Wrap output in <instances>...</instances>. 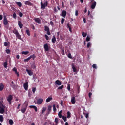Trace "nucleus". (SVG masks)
<instances>
[{
  "instance_id": "dca6fc26",
  "label": "nucleus",
  "mask_w": 125,
  "mask_h": 125,
  "mask_svg": "<svg viewBox=\"0 0 125 125\" xmlns=\"http://www.w3.org/2000/svg\"><path fill=\"white\" fill-rule=\"evenodd\" d=\"M29 107L32 109H34L35 112H38V108L37 107V106H35V105H31L29 106Z\"/></svg>"
},
{
  "instance_id": "13d9d810",
  "label": "nucleus",
  "mask_w": 125,
  "mask_h": 125,
  "mask_svg": "<svg viewBox=\"0 0 125 125\" xmlns=\"http://www.w3.org/2000/svg\"><path fill=\"white\" fill-rule=\"evenodd\" d=\"M13 71L14 72H15V73L17 72V69H16V67H14L13 69Z\"/></svg>"
},
{
  "instance_id": "412c9836",
  "label": "nucleus",
  "mask_w": 125,
  "mask_h": 125,
  "mask_svg": "<svg viewBox=\"0 0 125 125\" xmlns=\"http://www.w3.org/2000/svg\"><path fill=\"white\" fill-rule=\"evenodd\" d=\"M55 83L56 84H57V85H61L62 84L61 82L59 80H56L55 81Z\"/></svg>"
},
{
  "instance_id": "473e14b6",
  "label": "nucleus",
  "mask_w": 125,
  "mask_h": 125,
  "mask_svg": "<svg viewBox=\"0 0 125 125\" xmlns=\"http://www.w3.org/2000/svg\"><path fill=\"white\" fill-rule=\"evenodd\" d=\"M3 66L5 68H7V61H6L5 62H4Z\"/></svg>"
},
{
  "instance_id": "c85d7f7f",
  "label": "nucleus",
  "mask_w": 125,
  "mask_h": 125,
  "mask_svg": "<svg viewBox=\"0 0 125 125\" xmlns=\"http://www.w3.org/2000/svg\"><path fill=\"white\" fill-rule=\"evenodd\" d=\"M82 34L83 37V38H85V37H86V35H87L86 33H85L84 32H82Z\"/></svg>"
},
{
  "instance_id": "4c0bfd02",
  "label": "nucleus",
  "mask_w": 125,
  "mask_h": 125,
  "mask_svg": "<svg viewBox=\"0 0 125 125\" xmlns=\"http://www.w3.org/2000/svg\"><path fill=\"white\" fill-rule=\"evenodd\" d=\"M53 111L54 112H56L57 109H56V107H55V104L53 105Z\"/></svg>"
},
{
  "instance_id": "4468645a",
  "label": "nucleus",
  "mask_w": 125,
  "mask_h": 125,
  "mask_svg": "<svg viewBox=\"0 0 125 125\" xmlns=\"http://www.w3.org/2000/svg\"><path fill=\"white\" fill-rule=\"evenodd\" d=\"M71 67L72 69L73 70V72L74 73H77V69L76 68V65H75L74 64H72L71 65Z\"/></svg>"
},
{
  "instance_id": "8fccbe9b",
  "label": "nucleus",
  "mask_w": 125,
  "mask_h": 125,
  "mask_svg": "<svg viewBox=\"0 0 125 125\" xmlns=\"http://www.w3.org/2000/svg\"><path fill=\"white\" fill-rule=\"evenodd\" d=\"M67 89L70 91L71 90V87H70V84H67Z\"/></svg>"
},
{
  "instance_id": "f704fd0d",
  "label": "nucleus",
  "mask_w": 125,
  "mask_h": 125,
  "mask_svg": "<svg viewBox=\"0 0 125 125\" xmlns=\"http://www.w3.org/2000/svg\"><path fill=\"white\" fill-rule=\"evenodd\" d=\"M9 124H10L11 125H13V120H12V119L9 120Z\"/></svg>"
},
{
  "instance_id": "c756f323",
  "label": "nucleus",
  "mask_w": 125,
  "mask_h": 125,
  "mask_svg": "<svg viewBox=\"0 0 125 125\" xmlns=\"http://www.w3.org/2000/svg\"><path fill=\"white\" fill-rule=\"evenodd\" d=\"M67 27L69 28L70 32H72V28H71V24L69 23L67 24Z\"/></svg>"
},
{
  "instance_id": "c03bdc74",
  "label": "nucleus",
  "mask_w": 125,
  "mask_h": 125,
  "mask_svg": "<svg viewBox=\"0 0 125 125\" xmlns=\"http://www.w3.org/2000/svg\"><path fill=\"white\" fill-rule=\"evenodd\" d=\"M78 15H79V11H78V10H76L75 11V16H78Z\"/></svg>"
},
{
  "instance_id": "39448f33",
  "label": "nucleus",
  "mask_w": 125,
  "mask_h": 125,
  "mask_svg": "<svg viewBox=\"0 0 125 125\" xmlns=\"http://www.w3.org/2000/svg\"><path fill=\"white\" fill-rule=\"evenodd\" d=\"M42 102H43V99L40 98L38 99L37 104L38 105H41V104H42Z\"/></svg>"
},
{
  "instance_id": "79ce46f5",
  "label": "nucleus",
  "mask_w": 125,
  "mask_h": 125,
  "mask_svg": "<svg viewBox=\"0 0 125 125\" xmlns=\"http://www.w3.org/2000/svg\"><path fill=\"white\" fill-rule=\"evenodd\" d=\"M90 40V37H89V36H87L86 38V41L87 42H89Z\"/></svg>"
},
{
  "instance_id": "c9c22d12",
  "label": "nucleus",
  "mask_w": 125,
  "mask_h": 125,
  "mask_svg": "<svg viewBox=\"0 0 125 125\" xmlns=\"http://www.w3.org/2000/svg\"><path fill=\"white\" fill-rule=\"evenodd\" d=\"M13 18H14V19H16L17 16L16 15V13H15V12H14V13L13 14Z\"/></svg>"
},
{
  "instance_id": "774afa93",
  "label": "nucleus",
  "mask_w": 125,
  "mask_h": 125,
  "mask_svg": "<svg viewBox=\"0 0 125 125\" xmlns=\"http://www.w3.org/2000/svg\"><path fill=\"white\" fill-rule=\"evenodd\" d=\"M85 117H86V119H88V114L87 113V114L85 115Z\"/></svg>"
},
{
  "instance_id": "b1692460",
  "label": "nucleus",
  "mask_w": 125,
  "mask_h": 125,
  "mask_svg": "<svg viewBox=\"0 0 125 125\" xmlns=\"http://www.w3.org/2000/svg\"><path fill=\"white\" fill-rule=\"evenodd\" d=\"M26 110H27V106L21 109V112H22L23 113V114H24V113H25V112H26Z\"/></svg>"
},
{
  "instance_id": "aec40b11",
  "label": "nucleus",
  "mask_w": 125,
  "mask_h": 125,
  "mask_svg": "<svg viewBox=\"0 0 125 125\" xmlns=\"http://www.w3.org/2000/svg\"><path fill=\"white\" fill-rule=\"evenodd\" d=\"M15 3L16 5H17L19 7H21L22 6V5H23L22 4V3H21L20 2H15Z\"/></svg>"
},
{
  "instance_id": "4d7b16f0",
  "label": "nucleus",
  "mask_w": 125,
  "mask_h": 125,
  "mask_svg": "<svg viewBox=\"0 0 125 125\" xmlns=\"http://www.w3.org/2000/svg\"><path fill=\"white\" fill-rule=\"evenodd\" d=\"M4 46H8V43L7 42H5L4 43Z\"/></svg>"
},
{
  "instance_id": "37998d69",
  "label": "nucleus",
  "mask_w": 125,
  "mask_h": 125,
  "mask_svg": "<svg viewBox=\"0 0 125 125\" xmlns=\"http://www.w3.org/2000/svg\"><path fill=\"white\" fill-rule=\"evenodd\" d=\"M6 52L7 54H9L10 53V50L6 49Z\"/></svg>"
},
{
  "instance_id": "864d4df0",
  "label": "nucleus",
  "mask_w": 125,
  "mask_h": 125,
  "mask_svg": "<svg viewBox=\"0 0 125 125\" xmlns=\"http://www.w3.org/2000/svg\"><path fill=\"white\" fill-rule=\"evenodd\" d=\"M92 67L94 68V69H97V66H96V64H93L92 65Z\"/></svg>"
},
{
  "instance_id": "6e6d98bb",
  "label": "nucleus",
  "mask_w": 125,
  "mask_h": 125,
  "mask_svg": "<svg viewBox=\"0 0 125 125\" xmlns=\"http://www.w3.org/2000/svg\"><path fill=\"white\" fill-rule=\"evenodd\" d=\"M37 79H38V77H37L35 76H33V80L34 82H36V80H37Z\"/></svg>"
},
{
  "instance_id": "9d476101",
  "label": "nucleus",
  "mask_w": 125,
  "mask_h": 125,
  "mask_svg": "<svg viewBox=\"0 0 125 125\" xmlns=\"http://www.w3.org/2000/svg\"><path fill=\"white\" fill-rule=\"evenodd\" d=\"M34 20H35V21L37 23V24H41V20L40 18H36Z\"/></svg>"
},
{
  "instance_id": "2f4dec72",
  "label": "nucleus",
  "mask_w": 125,
  "mask_h": 125,
  "mask_svg": "<svg viewBox=\"0 0 125 125\" xmlns=\"http://www.w3.org/2000/svg\"><path fill=\"white\" fill-rule=\"evenodd\" d=\"M62 119L63 120L64 122H67V117L66 116H62Z\"/></svg>"
},
{
  "instance_id": "a19ab883",
  "label": "nucleus",
  "mask_w": 125,
  "mask_h": 125,
  "mask_svg": "<svg viewBox=\"0 0 125 125\" xmlns=\"http://www.w3.org/2000/svg\"><path fill=\"white\" fill-rule=\"evenodd\" d=\"M14 34H15L16 35H17V34H18V31L15 30L13 31Z\"/></svg>"
},
{
  "instance_id": "393cba45",
  "label": "nucleus",
  "mask_w": 125,
  "mask_h": 125,
  "mask_svg": "<svg viewBox=\"0 0 125 125\" xmlns=\"http://www.w3.org/2000/svg\"><path fill=\"white\" fill-rule=\"evenodd\" d=\"M55 125H58V123H59L58 118H56L55 119Z\"/></svg>"
},
{
  "instance_id": "a211bd4d",
  "label": "nucleus",
  "mask_w": 125,
  "mask_h": 125,
  "mask_svg": "<svg viewBox=\"0 0 125 125\" xmlns=\"http://www.w3.org/2000/svg\"><path fill=\"white\" fill-rule=\"evenodd\" d=\"M52 99V97H49L48 98L46 99V102L47 103H48V102H50V101H51Z\"/></svg>"
},
{
  "instance_id": "bf43d9fd",
  "label": "nucleus",
  "mask_w": 125,
  "mask_h": 125,
  "mask_svg": "<svg viewBox=\"0 0 125 125\" xmlns=\"http://www.w3.org/2000/svg\"><path fill=\"white\" fill-rule=\"evenodd\" d=\"M35 91H36V88H35V87L32 88V92L33 93H35Z\"/></svg>"
},
{
  "instance_id": "20e7f679",
  "label": "nucleus",
  "mask_w": 125,
  "mask_h": 125,
  "mask_svg": "<svg viewBox=\"0 0 125 125\" xmlns=\"http://www.w3.org/2000/svg\"><path fill=\"white\" fill-rule=\"evenodd\" d=\"M44 31H45V32H47V34L48 35V36H50V31H49V27H48V26H44Z\"/></svg>"
},
{
  "instance_id": "9b49d317",
  "label": "nucleus",
  "mask_w": 125,
  "mask_h": 125,
  "mask_svg": "<svg viewBox=\"0 0 125 125\" xmlns=\"http://www.w3.org/2000/svg\"><path fill=\"white\" fill-rule=\"evenodd\" d=\"M71 102L72 104H75L76 103V98L75 97H71Z\"/></svg>"
},
{
  "instance_id": "a878e982",
  "label": "nucleus",
  "mask_w": 125,
  "mask_h": 125,
  "mask_svg": "<svg viewBox=\"0 0 125 125\" xmlns=\"http://www.w3.org/2000/svg\"><path fill=\"white\" fill-rule=\"evenodd\" d=\"M58 116H59V118H60L61 119V118H62V111H60V112H59Z\"/></svg>"
},
{
  "instance_id": "72a5a7b5",
  "label": "nucleus",
  "mask_w": 125,
  "mask_h": 125,
  "mask_svg": "<svg viewBox=\"0 0 125 125\" xmlns=\"http://www.w3.org/2000/svg\"><path fill=\"white\" fill-rule=\"evenodd\" d=\"M45 111H46V108L45 107H43L42 113V114H44V112H45Z\"/></svg>"
},
{
  "instance_id": "ea45409f",
  "label": "nucleus",
  "mask_w": 125,
  "mask_h": 125,
  "mask_svg": "<svg viewBox=\"0 0 125 125\" xmlns=\"http://www.w3.org/2000/svg\"><path fill=\"white\" fill-rule=\"evenodd\" d=\"M65 19H64V18H62L61 21V23L62 25H63V24H64V21Z\"/></svg>"
},
{
  "instance_id": "0eeeda50",
  "label": "nucleus",
  "mask_w": 125,
  "mask_h": 125,
  "mask_svg": "<svg viewBox=\"0 0 125 125\" xmlns=\"http://www.w3.org/2000/svg\"><path fill=\"white\" fill-rule=\"evenodd\" d=\"M92 4L91 5V8L92 9H94L95 8V6H96V2L94 0L93 2H91Z\"/></svg>"
},
{
  "instance_id": "f3484780",
  "label": "nucleus",
  "mask_w": 125,
  "mask_h": 125,
  "mask_svg": "<svg viewBox=\"0 0 125 125\" xmlns=\"http://www.w3.org/2000/svg\"><path fill=\"white\" fill-rule=\"evenodd\" d=\"M18 24L20 29H22L23 28V24H22V22H21V21H18Z\"/></svg>"
},
{
  "instance_id": "f03ea898",
  "label": "nucleus",
  "mask_w": 125,
  "mask_h": 125,
  "mask_svg": "<svg viewBox=\"0 0 125 125\" xmlns=\"http://www.w3.org/2000/svg\"><path fill=\"white\" fill-rule=\"evenodd\" d=\"M40 4L41 9H45L46 6L48 5V2L47 1H45L43 3H42V1H41Z\"/></svg>"
},
{
  "instance_id": "7ed1b4c3",
  "label": "nucleus",
  "mask_w": 125,
  "mask_h": 125,
  "mask_svg": "<svg viewBox=\"0 0 125 125\" xmlns=\"http://www.w3.org/2000/svg\"><path fill=\"white\" fill-rule=\"evenodd\" d=\"M3 24L5 26H7L8 24V20L6 18V16L4 15V19H3Z\"/></svg>"
},
{
  "instance_id": "052dcab7",
  "label": "nucleus",
  "mask_w": 125,
  "mask_h": 125,
  "mask_svg": "<svg viewBox=\"0 0 125 125\" xmlns=\"http://www.w3.org/2000/svg\"><path fill=\"white\" fill-rule=\"evenodd\" d=\"M32 69H36V65H35V64H33L32 65Z\"/></svg>"
},
{
  "instance_id": "4be33fe9",
  "label": "nucleus",
  "mask_w": 125,
  "mask_h": 125,
  "mask_svg": "<svg viewBox=\"0 0 125 125\" xmlns=\"http://www.w3.org/2000/svg\"><path fill=\"white\" fill-rule=\"evenodd\" d=\"M55 42H56V38H55V36L54 35L52 38V42L53 43H55Z\"/></svg>"
},
{
  "instance_id": "e433bc0d",
  "label": "nucleus",
  "mask_w": 125,
  "mask_h": 125,
  "mask_svg": "<svg viewBox=\"0 0 125 125\" xmlns=\"http://www.w3.org/2000/svg\"><path fill=\"white\" fill-rule=\"evenodd\" d=\"M26 33L27 34V35H28V36H30L31 34H30V30H29V29L26 30Z\"/></svg>"
},
{
  "instance_id": "bb28decb",
  "label": "nucleus",
  "mask_w": 125,
  "mask_h": 125,
  "mask_svg": "<svg viewBox=\"0 0 125 125\" xmlns=\"http://www.w3.org/2000/svg\"><path fill=\"white\" fill-rule=\"evenodd\" d=\"M3 115H0V122H1V123H2V122H3Z\"/></svg>"
},
{
  "instance_id": "2eb2a0df",
  "label": "nucleus",
  "mask_w": 125,
  "mask_h": 125,
  "mask_svg": "<svg viewBox=\"0 0 125 125\" xmlns=\"http://www.w3.org/2000/svg\"><path fill=\"white\" fill-rule=\"evenodd\" d=\"M44 48L45 51H48V50H49V48H48V45L47 44H45L44 45Z\"/></svg>"
},
{
  "instance_id": "09e8293b",
  "label": "nucleus",
  "mask_w": 125,
  "mask_h": 125,
  "mask_svg": "<svg viewBox=\"0 0 125 125\" xmlns=\"http://www.w3.org/2000/svg\"><path fill=\"white\" fill-rule=\"evenodd\" d=\"M29 60H30V58L28 57V58L24 59V62H28Z\"/></svg>"
},
{
  "instance_id": "338daca9",
  "label": "nucleus",
  "mask_w": 125,
  "mask_h": 125,
  "mask_svg": "<svg viewBox=\"0 0 125 125\" xmlns=\"http://www.w3.org/2000/svg\"><path fill=\"white\" fill-rule=\"evenodd\" d=\"M60 104L61 106H63V101H61Z\"/></svg>"
},
{
  "instance_id": "680f3d73",
  "label": "nucleus",
  "mask_w": 125,
  "mask_h": 125,
  "mask_svg": "<svg viewBox=\"0 0 125 125\" xmlns=\"http://www.w3.org/2000/svg\"><path fill=\"white\" fill-rule=\"evenodd\" d=\"M83 22H84V24H85V23H86V20H85V18H84L83 19Z\"/></svg>"
},
{
  "instance_id": "49530a36",
  "label": "nucleus",
  "mask_w": 125,
  "mask_h": 125,
  "mask_svg": "<svg viewBox=\"0 0 125 125\" xmlns=\"http://www.w3.org/2000/svg\"><path fill=\"white\" fill-rule=\"evenodd\" d=\"M19 15L20 17H22V16H23V13H22L21 12H20L19 13Z\"/></svg>"
},
{
  "instance_id": "423d86ee",
  "label": "nucleus",
  "mask_w": 125,
  "mask_h": 125,
  "mask_svg": "<svg viewBox=\"0 0 125 125\" xmlns=\"http://www.w3.org/2000/svg\"><path fill=\"white\" fill-rule=\"evenodd\" d=\"M13 99V97H12V96L11 95H10L7 97V100L9 102V104H11V100Z\"/></svg>"
},
{
  "instance_id": "0e129e2a",
  "label": "nucleus",
  "mask_w": 125,
  "mask_h": 125,
  "mask_svg": "<svg viewBox=\"0 0 125 125\" xmlns=\"http://www.w3.org/2000/svg\"><path fill=\"white\" fill-rule=\"evenodd\" d=\"M2 18H3L2 15H0V20H2Z\"/></svg>"
},
{
  "instance_id": "f257e3e1",
  "label": "nucleus",
  "mask_w": 125,
  "mask_h": 125,
  "mask_svg": "<svg viewBox=\"0 0 125 125\" xmlns=\"http://www.w3.org/2000/svg\"><path fill=\"white\" fill-rule=\"evenodd\" d=\"M5 110V106L3 104V97H0V114H3Z\"/></svg>"
},
{
  "instance_id": "69168bd1",
  "label": "nucleus",
  "mask_w": 125,
  "mask_h": 125,
  "mask_svg": "<svg viewBox=\"0 0 125 125\" xmlns=\"http://www.w3.org/2000/svg\"><path fill=\"white\" fill-rule=\"evenodd\" d=\"M62 54H65V51H64V50L62 49Z\"/></svg>"
},
{
  "instance_id": "603ef678",
  "label": "nucleus",
  "mask_w": 125,
  "mask_h": 125,
  "mask_svg": "<svg viewBox=\"0 0 125 125\" xmlns=\"http://www.w3.org/2000/svg\"><path fill=\"white\" fill-rule=\"evenodd\" d=\"M68 58H70V59H72V55H71L70 53H69L68 54Z\"/></svg>"
},
{
  "instance_id": "6e6552de",
  "label": "nucleus",
  "mask_w": 125,
  "mask_h": 125,
  "mask_svg": "<svg viewBox=\"0 0 125 125\" xmlns=\"http://www.w3.org/2000/svg\"><path fill=\"white\" fill-rule=\"evenodd\" d=\"M25 5H29V6H33V3H31L29 1H26L25 2Z\"/></svg>"
},
{
  "instance_id": "f8f14e48",
  "label": "nucleus",
  "mask_w": 125,
  "mask_h": 125,
  "mask_svg": "<svg viewBox=\"0 0 125 125\" xmlns=\"http://www.w3.org/2000/svg\"><path fill=\"white\" fill-rule=\"evenodd\" d=\"M61 15L64 17V18H65L66 17V15H67V12L65 10H63L62 11V13L61 14Z\"/></svg>"
},
{
  "instance_id": "3c124183",
  "label": "nucleus",
  "mask_w": 125,
  "mask_h": 125,
  "mask_svg": "<svg viewBox=\"0 0 125 125\" xmlns=\"http://www.w3.org/2000/svg\"><path fill=\"white\" fill-rule=\"evenodd\" d=\"M29 58V59H31V58H35V55H32L30 56L29 57H28Z\"/></svg>"
},
{
  "instance_id": "5fc2aeb1",
  "label": "nucleus",
  "mask_w": 125,
  "mask_h": 125,
  "mask_svg": "<svg viewBox=\"0 0 125 125\" xmlns=\"http://www.w3.org/2000/svg\"><path fill=\"white\" fill-rule=\"evenodd\" d=\"M91 45V44L90 43V42L88 43L87 45V48H89V46H90Z\"/></svg>"
},
{
  "instance_id": "7c9ffc66",
  "label": "nucleus",
  "mask_w": 125,
  "mask_h": 125,
  "mask_svg": "<svg viewBox=\"0 0 125 125\" xmlns=\"http://www.w3.org/2000/svg\"><path fill=\"white\" fill-rule=\"evenodd\" d=\"M22 54H24V55H27V54H29V51H23L21 53Z\"/></svg>"
},
{
  "instance_id": "6ab92c4d",
  "label": "nucleus",
  "mask_w": 125,
  "mask_h": 125,
  "mask_svg": "<svg viewBox=\"0 0 125 125\" xmlns=\"http://www.w3.org/2000/svg\"><path fill=\"white\" fill-rule=\"evenodd\" d=\"M3 88H4V85L3 83L0 84V91H2L3 90Z\"/></svg>"
},
{
  "instance_id": "e2e57ef3",
  "label": "nucleus",
  "mask_w": 125,
  "mask_h": 125,
  "mask_svg": "<svg viewBox=\"0 0 125 125\" xmlns=\"http://www.w3.org/2000/svg\"><path fill=\"white\" fill-rule=\"evenodd\" d=\"M91 95H92V93H91V92L89 93V98H90L91 97Z\"/></svg>"
},
{
  "instance_id": "58836bf2",
  "label": "nucleus",
  "mask_w": 125,
  "mask_h": 125,
  "mask_svg": "<svg viewBox=\"0 0 125 125\" xmlns=\"http://www.w3.org/2000/svg\"><path fill=\"white\" fill-rule=\"evenodd\" d=\"M51 108H52L51 105H49L48 106V110L49 112H51Z\"/></svg>"
},
{
  "instance_id": "1a4fd4ad",
  "label": "nucleus",
  "mask_w": 125,
  "mask_h": 125,
  "mask_svg": "<svg viewBox=\"0 0 125 125\" xmlns=\"http://www.w3.org/2000/svg\"><path fill=\"white\" fill-rule=\"evenodd\" d=\"M26 71L28 74L29 76H33V71H32V70H29V69H26Z\"/></svg>"
},
{
  "instance_id": "ddd939ff",
  "label": "nucleus",
  "mask_w": 125,
  "mask_h": 125,
  "mask_svg": "<svg viewBox=\"0 0 125 125\" xmlns=\"http://www.w3.org/2000/svg\"><path fill=\"white\" fill-rule=\"evenodd\" d=\"M23 87L25 90H28V82H26L25 83H24V84H23Z\"/></svg>"
},
{
  "instance_id": "cd10ccee",
  "label": "nucleus",
  "mask_w": 125,
  "mask_h": 125,
  "mask_svg": "<svg viewBox=\"0 0 125 125\" xmlns=\"http://www.w3.org/2000/svg\"><path fill=\"white\" fill-rule=\"evenodd\" d=\"M16 37L18 38L19 40H21V35L19 34V33L16 34Z\"/></svg>"
},
{
  "instance_id": "de8ad7c7",
  "label": "nucleus",
  "mask_w": 125,
  "mask_h": 125,
  "mask_svg": "<svg viewBox=\"0 0 125 125\" xmlns=\"http://www.w3.org/2000/svg\"><path fill=\"white\" fill-rule=\"evenodd\" d=\"M45 39L46 40H47V41H48V40H49V37H48V36H47V35H45Z\"/></svg>"
},
{
  "instance_id": "5701e85b",
  "label": "nucleus",
  "mask_w": 125,
  "mask_h": 125,
  "mask_svg": "<svg viewBox=\"0 0 125 125\" xmlns=\"http://www.w3.org/2000/svg\"><path fill=\"white\" fill-rule=\"evenodd\" d=\"M67 119H70V118H71V112L70 111L67 112Z\"/></svg>"
},
{
  "instance_id": "a18cd8bd",
  "label": "nucleus",
  "mask_w": 125,
  "mask_h": 125,
  "mask_svg": "<svg viewBox=\"0 0 125 125\" xmlns=\"http://www.w3.org/2000/svg\"><path fill=\"white\" fill-rule=\"evenodd\" d=\"M63 87H64V85H62V86L59 87L58 89H63Z\"/></svg>"
}]
</instances>
